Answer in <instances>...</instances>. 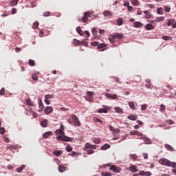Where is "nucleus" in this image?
I'll use <instances>...</instances> for the list:
<instances>
[{"label":"nucleus","instance_id":"27","mask_svg":"<svg viewBox=\"0 0 176 176\" xmlns=\"http://www.w3.org/2000/svg\"><path fill=\"white\" fill-rule=\"evenodd\" d=\"M131 2L133 6H138V5H140V1H138V0H131Z\"/></svg>","mask_w":176,"mask_h":176},{"label":"nucleus","instance_id":"59","mask_svg":"<svg viewBox=\"0 0 176 176\" xmlns=\"http://www.w3.org/2000/svg\"><path fill=\"white\" fill-rule=\"evenodd\" d=\"M127 9L129 12H133L134 8H133V6H128Z\"/></svg>","mask_w":176,"mask_h":176},{"label":"nucleus","instance_id":"51","mask_svg":"<svg viewBox=\"0 0 176 176\" xmlns=\"http://www.w3.org/2000/svg\"><path fill=\"white\" fill-rule=\"evenodd\" d=\"M100 142H101V140H100V138H96L94 140L95 144H100Z\"/></svg>","mask_w":176,"mask_h":176},{"label":"nucleus","instance_id":"15","mask_svg":"<svg viewBox=\"0 0 176 176\" xmlns=\"http://www.w3.org/2000/svg\"><path fill=\"white\" fill-rule=\"evenodd\" d=\"M142 25H144V24H142L141 22H134L133 23V26L135 27V28H141V27H142Z\"/></svg>","mask_w":176,"mask_h":176},{"label":"nucleus","instance_id":"42","mask_svg":"<svg viewBox=\"0 0 176 176\" xmlns=\"http://www.w3.org/2000/svg\"><path fill=\"white\" fill-rule=\"evenodd\" d=\"M94 122L101 123V124H102V123H103L102 120H101L100 118H96L94 119Z\"/></svg>","mask_w":176,"mask_h":176},{"label":"nucleus","instance_id":"38","mask_svg":"<svg viewBox=\"0 0 176 176\" xmlns=\"http://www.w3.org/2000/svg\"><path fill=\"white\" fill-rule=\"evenodd\" d=\"M62 153V151H54V155H55V156H60V155H61Z\"/></svg>","mask_w":176,"mask_h":176},{"label":"nucleus","instance_id":"11","mask_svg":"<svg viewBox=\"0 0 176 176\" xmlns=\"http://www.w3.org/2000/svg\"><path fill=\"white\" fill-rule=\"evenodd\" d=\"M138 175H141V176H151V175H152V173H151V172H145L144 170H141L138 173Z\"/></svg>","mask_w":176,"mask_h":176},{"label":"nucleus","instance_id":"3","mask_svg":"<svg viewBox=\"0 0 176 176\" xmlns=\"http://www.w3.org/2000/svg\"><path fill=\"white\" fill-rule=\"evenodd\" d=\"M91 14L89 12H85L83 17L81 19H78V21L81 23H87V21H89V17H90Z\"/></svg>","mask_w":176,"mask_h":176},{"label":"nucleus","instance_id":"36","mask_svg":"<svg viewBox=\"0 0 176 176\" xmlns=\"http://www.w3.org/2000/svg\"><path fill=\"white\" fill-rule=\"evenodd\" d=\"M59 171L60 173H64L65 171V166L63 165L59 166Z\"/></svg>","mask_w":176,"mask_h":176},{"label":"nucleus","instance_id":"26","mask_svg":"<svg viewBox=\"0 0 176 176\" xmlns=\"http://www.w3.org/2000/svg\"><path fill=\"white\" fill-rule=\"evenodd\" d=\"M160 21H164V16H160L155 19L156 23H160Z\"/></svg>","mask_w":176,"mask_h":176},{"label":"nucleus","instance_id":"4","mask_svg":"<svg viewBox=\"0 0 176 176\" xmlns=\"http://www.w3.org/2000/svg\"><path fill=\"white\" fill-rule=\"evenodd\" d=\"M109 170L113 171V173H120L122 171V168L116 165H111Z\"/></svg>","mask_w":176,"mask_h":176},{"label":"nucleus","instance_id":"46","mask_svg":"<svg viewBox=\"0 0 176 176\" xmlns=\"http://www.w3.org/2000/svg\"><path fill=\"white\" fill-rule=\"evenodd\" d=\"M115 37H113V35L111 36V37H110L109 38V41H110V42L111 43H115Z\"/></svg>","mask_w":176,"mask_h":176},{"label":"nucleus","instance_id":"1","mask_svg":"<svg viewBox=\"0 0 176 176\" xmlns=\"http://www.w3.org/2000/svg\"><path fill=\"white\" fill-rule=\"evenodd\" d=\"M56 134L58 135L56 137V140L58 141H63L64 142H71V141H72V138L65 136L64 135V131H63L61 129H57L56 131Z\"/></svg>","mask_w":176,"mask_h":176},{"label":"nucleus","instance_id":"58","mask_svg":"<svg viewBox=\"0 0 176 176\" xmlns=\"http://www.w3.org/2000/svg\"><path fill=\"white\" fill-rule=\"evenodd\" d=\"M138 131H131V135H137Z\"/></svg>","mask_w":176,"mask_h":176},{"label":"nucleus","instance_id":"22","mask_svg":"<svg viewBox=\"0 0 176 176\" xmlns=\"http://www.w3.org/2000/svg\"><path fill=\"white\" fill-rule=\"evenodd\" d=\"M105 46H107L105 44L101 43V44L98 45V49H101L100 50V52H104L105 50V49H102V48L105 47Z\"/></svg>","mask_w":176,"mask_h":176},{"label":"nucleus","instance_id":"16","mask_svg":"<svg viewBox=\"0 0 176 176\" xmlns=\"http://www.w3.org/2000/svg\"><path fill=\"white\" fill-rule=\"evenodd\" d=\"M50 135H53V133L52 131H48V132H45L44 133L43 137V138H48L50 137Z\"/></svg>","mask_w":176,"mask_h":176},{"label":"nucleus","instance_id":"63","mask_svg":"<svg viewBox=\"0 0 176 176\" xmlns=\"http://www.w3.org/2000/svg\"><path fill=\"white\" fill-rule=\"evenodd\" d=\"M16 13H17V10H16V8H12V14H16Z\"/></svg>","mask_w":176,"mask_h":176},{"label":"nucleus","instance_id":"60","mask_svg":"<svg viewBox=\"0 0 176 176\" xmlns=\"http://www.w3.org/2000/svg\"><path fill=\"white\" fill-rule=\"evenodd\" d=\"M15 52H16V53H20V52H21V48L16 47L15 48Z\"/></svg>","mask_w":176,"mask_h":176},{"label":"nucleus","instance_id":"6","mask_svg":"<svg viewBox=\"0 0 176 176\" xmlns=\"http://www.w3.org/2000/svg\"><path fill=\"white\" fill-rule=\"evenodd\" d=\"M127 171H131V173H138V169L135 165H131L129 167L126 168Z\"/></svg>","mask_w":176,"mask_h":176},{"label":"nucleus","instance_id":"47","mask_svg":"<svg viewBox=\"0 0 176 176\" xmlns=\"http://www.w3.org/2000/svg\"><path fill=\"white\" fill-rule=\"evenodd\" d=\"M5 95V88L3 87L1 88V89L0 90V96H4Z\"/></svg>","mask_w":176,"mask_h":176},{"label":"nucleus","instance_id":"31","mask_svg":"<svg viewBox=\"0 0 176 176\" xmlns=\"http://www.w3.org/2000/svg\"><path fill=\"white\" fill-rule=\"evenodd\" d=\"M26 103L30 106V107H34V102L31 100V99H28L26 100Z\"/></svg>","mask_w":176,"mask_h":176},{"label":"nucleus","instance_id":"44","mask_svg":"<svg viewBox=\"0 0 176 176\" xmlns=\"http://www.w3.org/2000/svg\"><path fill=\"white\" fill-rule=\"evenodd\" d=\"M85 148H86V149H91V144H90V143H87Z\"/></svg>","mask_w":176,"mask_h":176},{"label":"nucleus","instance_id":"7","mask_svg":"<svg viewBox=\"0 0 176 176\" xmlns=\"http://www.w3.org/2000/svg\"><path fill=\"white\" fill-rule=\"evenodd\" d=\"M53 111H54L53 107L48 106L45 107L44 112L45 115H50V113H53Z\"/></svg>","mask_w":176,"mask_h":176},{"label":"nucleus","instance_id":"32","mask_svg":"<svg viewBox=\"0 0 176 176\" xmlns=\"http://www.w3.org/2000/svg\"><path fill=\"white\" fill-rule=\"evenodd\" d=\"M24 168H25V165H22L19 168H16V171L17 173H21Z\"/></svg>","mask_w":176,"mask_h":176},{"label":"nucleus","instance_id":"53","mask_svg":"<svg viewBox=\"0 0 176 176\" xmlns=\"http://www.w3.org/2000/svg\"><path fill=\"white\" fill-rule=\"evenodd\" d=\"M162 39L164 41H168V39H170V36H162Z\"/></svg>","mask_w":176,"mask_h":176},{"label":"nucleus","instance_id":"64","mask_svg":"<svg viewBox=\"0 0 176 176\" xmlns=\"http://www.w3.org/2000/svg\"><path fill=\"white\" fill-rule=\"evenodd\" d=\"M143 157H144V159L146 160L148 159V153H144Z\"/></svg>","mask_w":176,"mask_h":176},{"label":"nucleus","instance_id":"8","mask_svg":"<svg viewBox=\"0 0 176 176\" xmlns=\"http://www.w3.org/2000/svg\"><path fill=\"white\" fill-rule=\"evenodd\" d=\"M105 97H107V98H110L111 100H116V98H118V95L106 93Z\"/></svg>","mask_w":176,"mask_h":176},{"label":"nucleus","instance_id":"37","mask_svg":"<svg viewBox=\"0 0 176 176\" xmlns=\"http://www.w3.org/2000/svg\"><path fill=\"white\" fill-rule=\"evenodd\" d=\"M118 25H123V19L120 18L117 21Z\"/></svg>","mask_w":176,"mask_h":176},{"label":"nucleus","instance_id":"48","mask_svg":"<svg viewBox=\"0 0 176 176\" xmlns=\"http://www.w3.org/2000/svg\"><path fill=\"white\" fill-rule=\"evenodd\" d=\"M53 95H50V94H47L45 96V98H46V100H49L50 98H53Z\"/></svg>","mask_w":176,"mask_h":176},{"label":"nucleus","instance_id":"24","mask_svg":"<svg viewBox=\"0 0 176 176\" xmlns=\"http://www.w3.org/2000/svg\"><path fill=\"white\" fill-rule=\"evenodd\" d=\"M98 113H108V110L107 108L100 109L98 111Z\"/></svg>","mask_w":176,"mask_h":176},{"label":"nucleus","instance_id":"25","mask_svg":"<svg viewBox=\"0 0 176 176\" xmlns=\"http://www.w3.org/2000/svg\"><path fill=\"white\" fill-rule=\"evenodd\" d=\"M157 14H163L164 13V11L163 10V8L160 7L157 9Z\"/></svg>","mask_w":176,"mask_h":176},{"label":"nucleus","instance_id":"19","mask_svg":"<svg viewBox=\"0 0 176 176\" xmlns=\"http://www.w3.org/2000/svg\"><path fill=\"white\" fill-rule=\"evenodd\" d=\"M41 127H47V120L45 119L41 122Z\"/></svg>","mask_w":176,"mask_h":176},{"label":"nucleus","instance_id":"52","mask_svg":"<svg viewBox=\"0 0 176 176\" xmlns=\"http://www.w3.org/2000/svg\"><path fill=\"white\" fill-rule=\"evenodd\" d=\"M92 34L93 35H97V30H96V28H92Z\"/></svg>","mask_w":176,"mask_h":176},{"label":"nucleus","instance_id":"39","mask_svg":"<svg viewBox=\"0 0 176 176\" xmlns=\"http://www.w3.org/2000/svg\"><path fill=\"white\" fill-rule=\"evenodd\" d=\"M174 21H175L173 20V19H169V20L168 21L167 25H168V27H170V25H173Z\"/></svg>","mask_w":176,"mask_h":176},{"label":"nucleus","instance_id":"12","mask_svg":"<svg viewBox=\"0 0 176 176\" xmlns=\"http://www.w3.org/2000/svg\"><path fill=\"white\" fill-rule=\"evenodd\" d=\"M113 38L116 39H123L124 38V35L120 34V33H116L113 34Z\"/></svg>","mask_w":176,"mask_h":176},{"label":"nucleus","instance_id":"61","mask_svg":"<svg viewBox=\"0 0 176 176\" xmlns=\"http://www.w3.org/2000/svg\"><path fill=\"white\" fill-rule=\"evenodd\" d=\"M166 123H168V124H174V121L171 120H166Z\"/></svg>","mask_w":176,"mask_h":176},{"label":"nucleus","instance_id":"56","mask_svg":"<svg viewBox=\"0 0 176 176\" xmlns=\"http://www.w3.org/2000/svg\"><path fill=\"white\" fill-rule=\"evenodd\" d=\"M15 148H16V146L14 145L7 146V149H15Z\"/></svg>","mask_w":176,"mask_h":176},{"label":"nucleus","instance_id":"62","mask_svg":"<svg viewBox=\"0 0 176 176\" xmlns=\"http://www.w3.org/2000/svg\"><path fill=\"white\" fill-rule=\"evenodd\" d=\"M44 17H48V16H50V12H47L43 14Z\"/></svg>","mask_w":176,"mask_h":176},{"label":"nucleus","instance_id":"17","mask_svg":"<svg viewBox=\"0 0 176 176\" xmlns=\"http://www.w3.org/2000/svg\"><path fill=\"white\" fill-rule=\"evenodd\" d=\"M103 16H104V17H111L112 13L110 11L107 10L103 12Z\"/></svg>","mask_w":176,"mask_h":176},{"label":"nucleus","instance_id":"49","mask_svg":"<svg viewBox=\"0 0 176 176\" xmlns=\"http://www.w3.org/2000/svg\"><path fill=\"white\" fill-rule=\"evenodd\" d=\"M32 78L33 80H38V75L36 74H32Z\"/></svg>","mask_w":176,"mask_h":176},{"label":"nucleus","instance_id":"9","mask_svg":"<svg viewBox=\"0 0 176 176\" xmlns=\"http://www.w3.org/2000/svg\"><path fill=\"white\" fill-rule=\"evenodd\" d=\"M140 140H143V141H144V144L146 145H151V144H152V140L146 137H142L140 138Z\"/></svg>","mask_w":176,"mask_h":176},{"label":"nucleus","instance_id":"40","mask_svg":"<svg viewBox=\"0 0 176 176\" xmlns=\"http://www.w3.org/2000/svg\"><path fill=\"white\" fill-rule=\"evenodd\" d=\"M65 151L67 152H72V147H71L69 145H67L65 148Z\"/></svg>","mask_w":176,"mask_h":176},{"label":"nucleus","instance_id":"20","mask_svg":"<svg viewBox=\"0 0 176 176\" xmlns=\"http://www.w3.org/2000/svg\"><path fill=\"white\" fill-rule=\"evenodd\" d=\"M111 148V145L108 144H104L103 146H101V149L102 151H106V149H109Z\"/></svg>","mask_w":176,"mask_h":176},{"label":"nucleus","instance_id":"28","mask_svg":"<svg viewBox=\"0 0 176 176\" xmlns=\"http://www.w3.org/2000/svg\"><path fill=\"white\" fill-rule=\"evenodd\" d=\"M76 31L78 32V34H79V35H80L81 36H83V32L82 31V28H80V27H77L76 28Z\"/></svg>","mask_w":176,"mask_h":176},{"label":"nucleus","instance_id":"10","mask_svg":"<svg viewBox=\"0 0 176 176\" xmlns=\"http://www.w3.org/2000/svg\"><path fill=\"white\" fill-rule=\"evenodd\" d=\"M144 29L146 30V31H151L155 29V26H153L151 23H148L144 26Z\"/></svg>","mask_w":176,"mask_h":176},{"label":"nucleus","instance_id":"18","mask_svg":"<svg viewBox=\"0 0 176 176\" xmlns=\"http://www.w3.org/2000/svg\"><path fill=\"white\" fill-rule=\"evenodd\" d=\"M165 148L167 149V151H169L170 152H174V148L173 146H170V144H165Z\"/></svg>","mask_w":176,"mask_h":176},{"label":"nucleus","instance_id":"5","mask_svg":"<svg viewBox=\"0 0 176 176\" xmlns=\"http://www.w3.org/2000/svg\"><path fill=\"white\" fill-rule=\"evenodd\" d=\"M71 118L74 120L75 126H80V121H79V118L76 115H72Z\"/></svg>","mask_w":176,"mask_h":176},{"label":"nucleus","instance_id":"35","mask_svg":"<svg viewBox=\"0 0 176 176\" xmlns=\"http://www.w3.org/2000/svg\"><path fill=\"white\" fill-rule=\"evenodd\" d=\"M129 105L131 109H133V110L135 109V105H134V103L133 102H129Z\"/></svg>","mask_w":176,"mask_h":176},{"label":"nucleus","instance_id":"41","mask_svg":"<svg viewBox=\"0 0 176 176\" xmlns=\"http://www.w3.org/2000/svg\"><path fill=\"white\" fill-rule=\"evenodd\" d=\"M39 25V22H35L34 24H33V26H32V28H34V30L38 28Z\"/></svg>","mask_w":176,"mask_h":176},{"label":"nucleus","instance_id":"55","mask_svg":"<svg viewBox=\"0 0 176 176\" xmlns=\"http://www.w3.org/2000/svg\"><path fill=\"white\" fill-rule=\"evenodd\" d=\"M146 104H142L141 107L142 111H145V109H146Z\"/></svg>","mask_w":176,"mask_h":176},{"label":"nucleus","instance_id":"34","mask_svg":"<svg viewBox=\"0 0 176 176\" xmlns=\"http://www.w3.org/2000/svg\"><path fill=\"white\" fill-rule=\"evenodd\" d=\"M102 176H112V173L109 172H102L101 173Z\"/></svg>","mask_w":176,"mask_h":176},{"label":"nucleus","instance_id":"30","mask_svg":"<svg viewBox=\"0 0 176 176\" xmlns=\"http://www.w3.org/2000/svg\"><path fill=\"white\" fill-rule=\"evenodd\" d=\"M28 64L30 67H35V60L30 59L28 61Z\"/></svg>","mask_w":176,"mask_h":176},{"label":"nucleus","instance_id":"13","mask_svg":"<svg viewBox=\"0 0 176 176\" xmlns=\"http://www.w3.org/2000/svg\"><path fill=\"white\" fill-rule=\"evenodd\" d=\"M143 13L146 14L145 19H153V15H152L151 13L148 12V11H144Z\"/></svg>","mask_w":176,"mask_h":176},{"label":"nucleus","instance_id":"33","mask_svg":"<svg viewBox=\"0 0 176 176\" xmlns=\"http://www.w3.org/2000/svg\"><path fill=\"white\" fill-rule=\"evenodd\" d=\"M129 157L131 159H132V160H137V159H138V156H137L135 154H131Z\"/></svg>","mask_w":176,"mask_h":176},{"label":"nucleus","instance_id":"45","mask_svg":"<svg viewBox=\"0 0 176 176\" xmlns=\"http://www.w3.org/2000/svg\"><path fill=\"white\" fill-rule=\"evenodd\" d=\"M6 130L5 129L4 127L0 128V134H5Z\"/></svg>","mask_w":176,"mask_h":176},{"label":"nucleus","instance_id":"54","mask_svg":"<svg viewBox=\"0 0 176 176\" xmlns=\"http://www.w3.org/2000/svg\"><path fill=\"white\" fill-rule=\"evenodd\" d=\"M161 108L160 109V111H166V106L163 105V104H161Z\"/></svg>","mask_w":176,"mask_h":176},{"label":"nucleus","instance_id":"14","mask_svg":"<svg viewBox=\"0 0 176 176\" xmlns=\"http://www.w3.org/2000/svg\"><path fill=\"white\" fill-rule=\"evenodd\" d=\"M38 106H39L41 111H43V109H45V105H43V102H42V100L39 99L38 100Z\"/></svg>","mask_w":176,"mask_h":176},{"label":"nucleus","instance_id":"50","mask_svg":"<svg viewBox=\"0 0 176 176\" xmlns=\"http://www.w3.org/2000/svg\"><path fill=\"white\" fill-rule=\"evenodd\" d=\"M87 155H93V153H94V151H93V150H87Z\"/></svg>","mask_w":176,"mask_h":176},{"label":"nucleus","instance_id":"23","mask_svg":"<svg viewBox=\"0 0 176 176\" xmlns=\"http://www.w3.org/2000/svg\"><path fill=\"white\" fill-rule=\"evenodd\" d=\"M114 109L117 113H123V109L120 107H115Z\"/></svg>","mask_w":176,"mask_h":176},{"label":"nucleus","instance_id":"29","mask_svg":"<svg viewBox=\"0 0 176 176\" xmlns=\"http://www.w3.org/2000/svg\"><path fill=\"white\" fill-rule=\"evenodd\" d=\"M128 119H129V120H137L138 118L136 116L130 115L128 116Z\"/></svg>","mask_w":176,"mask_h":176},{"label":"nucleus","instance_id":"57","mask_svg":"<svg viewBox=\"0 0 176 176\" xmlns=\"http://www.w3.org/2000/svg\"><path fill=\"white\" fill-rule=\"evenodd\" d=\"M113 133L118 134V133H120V130L119 129H113Z\"/></svg>","mask_w":176,"mask_h":176},{"label":"nucleus","instance_id":"2","mask_svg":"<svg viewBox=\"0 0 176 176\" xmlns=\"http://www.w3.org/2000/svg\"><path fill=\"white\" fill-rule=\"evenodd\" d=\"M159 163L162 164V166H167L168 167H173V168H176V163L173 162L166 158H162L159 160Z\"/></svg>","mask_w":176,"mask_h":176},{"label":"nucleus","instance_id":"21","mask_svg":"<svg viewBox=\"0 0 176 176\" xmlns=\"http://www.w3.org/2000/svg\"><path fill=\"white\" fill-rule=\"evenodd\" d=\"M19 3V0H12L10 3V6H16Z\"/></svg>","mask_w":176,"mask_h":176},{"label":"nucleus","instance_id":"43","mask_svg":"<svg viewBox=\"0 0 176 176\" xmlns=\"http://www.w3.org/2000/svg\"><path fill=\"white\" fill-rule=\"evenodd\" d=\"M164 10L167 12L169 13V12H170L171 8L168 6H164Z\"/></svg>","mask_w":176,"mask_h":176}]
</instances>
